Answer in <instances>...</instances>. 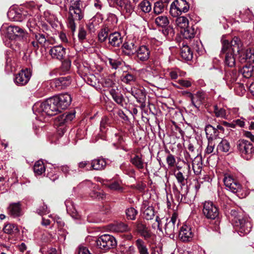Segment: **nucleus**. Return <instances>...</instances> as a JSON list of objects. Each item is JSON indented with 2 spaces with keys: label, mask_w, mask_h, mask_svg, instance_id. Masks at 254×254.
Here are the masks:
<instances>
[{
  "label": "nucleus",
  "mask_w": 254,
  "mask_h": 254,
  "mask_svg": "<svg viewBox=\"0 0 254 254\" xmlns=\"http://www.w3.org/2000/svg\"><path fill=\"white\" fill-rule=\"evenodd\" d=\"M50 53L53 58L61 60L65 55V48L62 46H54L51 49Z\"/></svg>",
  "instance_id": "5701e85b"
},
{
  "label": "nucleus",
  "mask_w": 254,
  "mask_h": 254,
  "mask_svg": "<svg viewBox=\"0 0 254 254\" xmlns=\"http://www.w3.org/2000/svg\"><path fill=\"white\" fill-rule=\"evenodd\" d=\"M78 254H92L86 247L80 246L78 247Z\"/></svg>",
  "instance_id": "0e129e2a"
},
{
  "label": "nucleus",
  "mask_w": 254,
  "mask_h": 254,
  "mask_svg": "<svg viewBox=\"0 0 254 254\" xmlns=\"http://www.w3.org/2000/svg\"><path fill=\"white\" fill-rule=\"evenodd\" d=\"M117 252L119 254H127V247L125 245L119 246Z\"/></svg>",
  "instance_id": "774afa93"
},
{
  "label": "nucleus",
  "mask_w": 254,
  "mask_h": 254,
  "mask_svg": "<svg viewBox=\"0 0 254 254\" xmlns=\"http://www.w3.org/2000/svg\"><path fill=\"white\" fill-rule=\"evenodd\" d=\"M155 22L157 26L161 27H166L169 23L168 17L165 15L158 16L155 18Z\"/></svg>",
  "instance_id": "37998d69"
},
{
  "label": "nucleus",
  "mask_w": 254,
  "mask_h": 254,
  "mask_svg": "<svg viewBox=\"0 0 254 254\" xmlns=\"http://www.w3.org/2000/svg\"><path fill=\"white\" fill-rule=\"evenodd\" d=\"M223 182L227 190L233 193H237L241 191V185L238 181L234 179L231 175H225Z\"/></svg>",
  "instance_id": "9d476101"
},
{
  "label": "nucleus",
  "mask_w": 254,
  "mask_h": 254,
  "mask_svg": "<svg viewBox=\"0 0 254 254\" xmlns=\"http://www.w3.org/2000/svg\"><path fill=\"white\" fill-rule=\"evenodd\" d=\"M140 210L143 213L144 218L146 220H151L154 217V209L147 200L142 202Z\"/></svg>",
  "instance_id": "6ab92c4d"
},
{
  "label": "nucleus",
  "mask_w": 254,
  "mask_h": 254,
  "mask_svg": "<svg viewBox=\"0 0 254 254\" xmlns=\"http://www.w3.org/2000/svg\"><path fill=\"white\" fill-rule=\"evenodd\" d=\"M112 98L119 105L122 106L124 105V102H125V99L122 94L119 93L116 91V90L112 89L110 91Z\"/></svg>",
  "instance_id": "c9c22d12"
},
{
  "label": "nucleus",
  "mask_w": 254,
  "mask_h": 254,
  "mask_svg": "<svg viewBox=\"0 0 254 254\" xmlns=\"http://www.w3.org/2000/svg\"><path fill=\"white\" fill-rule=\"evenodd\" d=\"M75 112L72 111L71 112H65L59 116L56 119V125L60 127L69 123L75 118Z\"/></svg>",
  "instance_id": "dca6fc26"
},
{
  "label": "nucleus",
  "mask_w": 254,
  "mask_h": 254,
  "mask_svg": "<svg viewBox=\"0 0 254 254\" xmlns=\"http://www.w3.org/2000/svg\"><path fill=\"white\" fill-rule=\"evenodd\" d=\"M176 23L177 26L182 30L188 26L189 20L185 16H180L177 18Z\"/></svg>",
  "instance_id": "a18cd8bd"
},
{
  "label": "nucleus",
  "mask_w": 254,
  "mask_h": 254,
  "mask_svg": "<svg viewBox=\"0 0 254 254\" xmlns=\"http://www.w3.org/2000/svg\"><path fill=\"white\" fill-rule=\"evenodd\" d=\"M120 7L122 10H125L128 15L131 14L134 10V6L131 4V2L129 0H123Z\"/></svg>",
  "instance_id": "58836bf2"
},
{
  "label": "nucleus",
  "mask_w": 254,
  "mask_h": 254,
  "mask_svg": "<svg viewBox=\"0 0 254 254\" xmlns=\"http://www.w3.org/2000/svg\"><path fill=\"white\" fill-rule=\"evenodd\" d=\"M164 10V3L161 1H157L155 3L154 6V12L156 14H159L163 12Z\"/></svg>",
  "instance_id": "864d4df0"
},
{
  "label": "nucleus",
  "mask_w": 254,
  "mask_h": 254,
  "mask_svg": "<svg viewBox=\"0 0 254 254\" xmlns=\"http://www.w3.org/2000/svg\"><path fill=\"white\" fill-rule=\"evenodd\" d=\"M234 227L239 229V231L243 234L249 233L252 227L251 223L246 220L243 217L239 215L236 216L232 220Z\"/></svg>",
  "instance_id": "6e6552de"
},
{
  "label": "nucleus",
  "mask_w": 254,
  "mask_h": 254,
  "mask_svg": "<svg viewBox=\"0 0 254 254\" xmlns=\"http://www.w3.org/2000/svg\"><path fill=\"white\" fill-rule=\"evenodd\" d=\"M33 111L35 114H44L48 116H54L61 112L54 96L50 97L42 103H36L33 106Z\"/></svg>",
  "instance_id": "f257e3e1"
},
{
  "label": "nucleus",
  "mask_w": 254,
  "mask_h": 254,
  "mask_svg": "<svg viewBox=\"0 0 254 254\" xmlns=\"http://www.w3.org/2000/svg\"><path fill=\"white\" fill-rule=\"evenodd\" d=\"M181 33L183 37L186 39H191L194 38L196 31L193 27L188 26L181 30Z\"/></svg>",
  "instance_id": "72a5a7b5"
},
{
  "label": "nucleus",
  "mask_w": 254,
  "mask_h": 254,
  "mask_svg": "<svg viewBox=\"0 0 254 254\" xmlns=\"http://www.w3.org/2000/svg\"><path fill=\"white\" fill-rule=\"evenodd\" d=\"M215 147V144L213 143V140H208L207 146L205 150L206 154H210L213 152Z\"/></svg>",
  "instance_id": "13d9d810"
},
{
  "label": "nucleus",
  "mask_w": 254,
  "mask_h": 254,
  "mask_svg": "<svg viewBox=\"0 0 254 254\" xmlns=\"http://www.w3.org/2000/svg\"><path fill=\"white\" fill-rule=\"evenodd\" d=\"M143 229H140V234L145 240H147L151 238V233L149 231L145 225H142Z\"/></svg>",
  "instance_id": "6e6d98bb"
},
{
  "label": "nucleus",
  "mask_w": 254,
  "mask_h": 254,
  "mask_svg": "<svg viewBox=\"0 0 254 254\" xmlns=\"http://www.w3.org/2000/svg\"><path fill=\"white\" fill-rule=\"evenodd\" d=\"M34 39L37 41L41 46H44L47 41L46 35L39 33H33Z\"/></svg>",
  "instance_id": "09e8293b"
},
{
  "label": "nucleus",
  "mask_w": 254,
  "mask_h": 254,
  "mask_svg": "<svg viewBox=\"0 0 254 254\" xmlns=\"http://www.w3.org/2000/svg\"><path fill=\"white\" fill-rule=\"evenodd\" d=\"M50 83L52 87L61 90L68 86L70 84V81L67 77H62L52 80Z\"/></svg>",
  "instance_id": "4be33fe9"
},
{
  "label": "nucleus",
  "mask_w": 254,
  "mask_h": 254,
  "mask_svg": "<svg viewBox=\"0 0 254 254\" xmlns=\"http://www.w3.org/2000/svg\"><path fill=\"white\" fill-rule=\"evenodd\" d=\"M193 159L191 160L192 169L194 174L197 175L200 174L202 168V157L197 154Z\"/></svg>",
  "instance_id": "a878e982"
},
{
  "label": "nucleus",
  "mask_w": 254,
  "mask_h": 254,
  "mask_svg": "<svg viewBox=\"0 0 254 254\" xmlns=\"http://www.w3.org/2000/svg\"><path fill=\"white\" fill-rule=\"evenodd\" d=\"M221 52L227 51L234 53L241 54L243 53V43L238 37H234L230 42L227 40H222Z\"/></svg>",
  "instance_id": "f03ea898"
},
{
  "label": "nucleus",
  "mask_w": 254,
  "mask_h": 254,
  "mask_svg": "<svg viewBox=\"0 0 254 254\" xmlns=\"http://www.w3.org/2000/svg\"><path fill=\"white\" fill-rule=\"evenodd\" d=\"M135 54L137 60L141 62L147 61L150 56V50L148 46L142 45L136 49Z\"/></svg>",
  "instance_id": "f3484780"
},
{
  "label": "nucleus",
  "mask_w": 254,
  "mask_h": 254,
  "mask_svg": "<svg viewBox=\"0 0 254 254\" xmlns=\"http://www.w3.org/2000/svg\"><path fill=\"white\" fill-rule=\"evenodd\" d=\"M126 213L128 219L134 220L136 218L137 211L133 207H129L126 209Z\"/></svg>",
  "instance_id": "603ef678"
},
{
  "label": "nucleus",
  "mask_w": 254,
  "mask_h": 254,
  "mask_svg": "<svg viewBox=\"0 0 254 254\" xmlns=\"http://www.w3.org/2000/svg\"><path fill=\"white\" fill-rule=\"evenodd\" d=\"M3 231L4 233L8 235L17 234L19 230L16 225L11 223H7L3 228Z\"/></svg>",
  "instance_id": "f704fd0d"
},
{
  "label": "nucleus",
  "mask_w": 254,
  "mask_h": 254,
  "mask_svg": "<svg viewBox=\"0 0 254 254\" xmlns=\"http://www.w3.org/2000/svg\"><path fill=\"white\" fill-rule=\"evenodd\" d=\"M109 29L105 27L102 28L98 33V40L100 42H104L106 41L107 38H109Z\"/></svg>",
  "instance_id": "de8ad7c7"
},
{
  "label": "nucleus",
  "mask_w": 254,
  "mask_h": 254,
  "mask_svg": "<svg viewBox=\"0 0 254 254\" xmlns=\"http://www.w3.org/2000/svg\"><path fill=\"white\" fill-rule=\"evenodd\" d=\"M109 62L113 68L117 69L121 64V62L112 59H109Z\"/></svg>",
  "instance_id": "e2e57ef3"
},
{
  "label": "nucleus",
  "mask_w": 254,
  "mask_h": 254,
  "mask_svg": "<svg viewBox=\"0 0 254 254\" xmlns=\"http://www.w3.org/2000/svg\"><path fill=\"white\" fill-rule=\"evenodd\" d=\"M135 80V76L129 73L126 74L123 79V81L127 83H130V82L134 81Z\"/></svg>",
  "instance_id": "052dcab7"
},
{
  "label": "nucleus",
  "mask_w": 254,
  "mask_h": 254,
  "mask_svg": "<svg viewBox=\"0 0 254 254\" xmlns=\"http://www.w3.org/2000/svg\"><path fill=\"white\" fill-rule=\"evenodd\" d=\"M188 97L190 99L192 105L198 109L205 99V94L203 91H197L196 94H193L190 92H187Z\"/></svg>",
  "instance_id": "4468645a"
},
{
  "label": "nucleus",
  "mask_w": 254,
  "mask_h": 254,
  "mask_svg": "<svg viewBox=\"0 0 254 254\" xmlns=\"http://www.w3.org/2000/svg\"><path fill=\"white\" fill-rule=\"evenodd\" d=\"M237 148L241 155L247 160L250 159L254 153V147L249 141L242 139L237 143Z\"/></svg>",
  "instance_id": "20e7f679"
},
{
  "label": "nucleus",
  "mask_w": 254,
  "mask_h": 254,
  "mask_svg": "<svg viewBox=\"0 0 254 254\" xmlns=\"http://www.w3.org/2000/svg\"><path fill=\"white\" fill-rule=\"evenodd\" d=\"M139 6L141 10L144 13H148L151 10V4L148 0H144L142 1L140 3Z\"/></svg>",
  "instance_id": "3c124183"
},
{
  "label": "nucleus",
  "mask_w": 254,
  "mask_h": 254,
  "mask_svg": "<svg viewBox=\"0 0 254 254\" xmlns=\"http://www.w3.org/2000/svg\"><path fill=\"white\" fill-rule=\"evenodd\" d=\"M180 220L178 219V214L174 213L170 220H167L165 227L166 234L169 237H173L174 234L178 231Z\"/></svg>",
  "instance_id": "0eeeda50"
},
{
  "label": "nucleus",
  "mask_w": 254,
  "mask_h": 254,
  "mask_svg": "<svg viewBox=\"0 0 254 254\" xmlns=\"http://www.w3.org/2000/svg\"><path fill=\"white\" fill-rule=\"evenodd\" d=\"M7 210V214L12 218L19 217L23 215L21 205L20 202L9 204Z\"/></svg>",
  "instance_id": "aec40b11"
},
{
  "label": "nucleus",
  "mask_w": 254,
  "mask_h": 254,
  "mask_svg": "<svg viewBox=\"0 0 254 254\" xmlns=\"http://www.w3.org/2000/svg\"><path fill=\"white\" fill-rule=\"evenodd\" d=\"M135 245L139 254H149L147 245L141 239H137L135 242Z\"/></svg>",
  "instance_id": "c85d7f7f"
},
{
  "label": "nucleus",
  "mask_w": 254,
  "mask_h": 254,
  "mask_svg": "<svg viewBox=\"0 0 254 254\" xmlns=\"http://www.w3.org/2000/svg\"><path fill=\"white\" fill-rule=\"evenodd\" d=\"M128 92L136 99L137 102L141 104V106L143 107L145 106L146 93L143 88L133 87Z\"/></svg>",
  "instance_id": "2eb2a0df"
},
{
  "label": "nucleus",
  "mask_w": 254,
  "mask_h": 254,
  "mask_svg": "<svg viewBox=\"0 0 254 254\" xmlns=\"http://www.w3.org/2000/svg\"><path fill=\"white\" fill-rule=\"evenodd\" d=\"M54 97L61 112L62 110L66 109L70 105L71 102V97L67 93L54 96Z\"/></svg>",
  "instance_id": "ddd939ff"
},
{
  "label": "nucleus",
  "mask_w": 254,
  "mask_h": 254,
  "mask_svg": "<svg viewBox=\"0 0 254 254\" xmlns=\"http://www.w3.org/2000/svg\"><path fill=\"white\" fill-rule=\"evenodd\" d=\"M106 160L103 158H97L94 159L91 163V166L87 168V170H102L104 169L106 166Z\"/></svg>",
  "instance_id": "bb28decb"
},
{
  "label": "nucleus",
  "mask_w": 254,
  "mask_h": 254,
  "mask_svg": "<svg viewBox=\"0 0 254 254\" xmlns=\"http://www.w3.org/2000/svg\"><path fill=\"white\" fill-rule=\"evenodd\" d=\"M109 188L113 190H122L120 184L117 182H114L109 185Z\"/></svg>",
  "instance_id": "69168bd1"
},
{
  "label": "nucleus",
  "mask_w": 254,
  "mask_h": 254,
  "mask_svg": "<svg viewBox=\"0 0 254 254\" xmlns=\"http://www.w3.org/2000/svg\"><path fill=\"white\" fill-rule=\"evenodd\" d=\"M187 148L189 151L191 153V154L187 152L185 154L186 159L187 161L189 159L192 160L193 158L196 156V154L195 153V147L192 143L189 142Z\"/></svg>",
  "instance_id": "8fccbe9b"
},
{
  "label": "nucleus",
  "mask_w": 254,
  "mask_h": 254,
  "mask_svg": "<svg viewBox=\"0 0 254 254\" xmlns=\"http://www.w3.org/2000/svg\"><path fill=\"white\" fill-rule=\"evenodd\" d=\"M96 244L99 248L104 250H108L114 248L117 245V242L113 236L105 234L97 239Z\"/></svg>",
  "instance_id": "39448f33"
},
{
  "label": "nucleus",
  "mask_w": 254,
  "mask_h": 254,
  "mask_svg": "<svg viewBox=\"0 0 254 254\" xmlns=\"http://www.w3.org/2000/svg\"><path fill=\"white\" fill-rule=\"evenodd\" d=\"M86 30L83 27L79 28L78 33V38L79 40L80 41H82L86 39Z\"/></svg>",
  "instance_id": "bf43d9fd"
},
{
  "label": "nucleus",
  "mask_w": 254,
  "mask_h": 254,
  "mask_svg": "<svg viewBox=\"0 0 254 254\" xmlns=\"http://www.w3.org/2000/svg\"><path fill=\"white\" fill-rule=\"evenodd\" d=\"M168 155L166 157V162L169 167H174L176 164V159L174 156L170 153L168 151Z\"/></svg>",
  "instance_id": "5fc2aeb1"
},
{
  "label": "nucleus",
  "mask_w": 254,
  "mask_h": 254,
  "mask_svg": "<svg viewBox=\"0 0 254 254\" xmlns=\"http://www.w3.org/2000/svg\"><path fill=\"white\" fill-rule=\"evenodd\" d=\"M123 42V37L119 32L111 33L109 36V43L110 45L119 47Z\"/></svg>",
  "instance_id": "393cba45"
},
{
  "label": "nucleus",
  "mask_w": 254,
  "mask_h": 254,
  "mask_svg": "<svg viewBox=\"0 0 254 254\" xmlns=\"http://www.w3.org/2000/svg\"><path fill=\"white\" fill-rule=\"evenodd\" d=\"M130 163L138 170H142L144 167V160L142 155H135L130 159Z\"/></svg>",
  "instance_id": "c756f323"
},
{
  "label": "nucleus",
  "mask_w": 254,
  "mask_h": 254,
  "mask_svg": "<svg viewBox=\"0 0 254 254\" xmlns=\"http://www.w3.org/2000/svg\"><path fill=\"white\" fill-rule=\"evenodd\" d=\"M206 137L208 140H213L216 139L219 136V131L217 128H214L210 125H208L205 128Z\"/></svg>",
  "instance_id": "cd10ccee"
},
{
  "label": "nucleus",
  "mask_w": 254,
  "mask_h": 254,
  "mask_svg": "<svg viewBox=\"0 0 254 254\" xmlns=\"http://www.w3.org/2000/svg\"><path fill=\"white\" fill-rule=\"evenodd\" d=\"M238 78V73L236 70L226 71L224 79L228 85L234 83Z\"/></svg>",
  "instance_id": "7c9ffc66"
},
{
  "label": "nucleus",
  "mask_w": 254,
  "mask_h": 254,
  "mask_svg": "<svg viewBox=\"0 0 254 254\" xmlns=\"http://www.w3.org/2000/svg\"><path fill=\"white\" fill-rule=\"evenodd\" d=\"M41 252L43 254H57L56 249L53 248H49L46 252H45L44 249L42 248L41 249Z\"/></svg>",
  "instance_id": "338daca9"
},
{
  "label": "nucleus",
  "mask_w": 254,
  "mask_h": 254,
  "mask_svg": "<svg viewBox=\"0 0 254 254\" xmlns=\"http://www.w3.org/2000/svg\"><path fill=\"white\" fill-rule=\"evenodd\" d=\"M1 30L5 36L10 40H15L24 32L23 30L20 27L12 25L3 26Z\"/></svg>",
  "instance_id": "9b49d317"
},
{
  "label": "nucleus",
  "mask_w": 254,
  "mask_h": 254,
  "mask_svg": "<svg viewBox=\"0 0 254 254\" xmlns=\"http://www.w3.org/2000/svg\"><path fill=\"white\" fill-rule=\"evenodd\" d=\"M231 149L230 142L226 139H222L217 146V149L225 153L229 152Z\"/></svg>",
  "instance_id": "a19ab883"
},
{
  "label": "nucleus",
  "mask_w": 254,
  "mask_h": 254,
  "mask_svg": "<svg viewBox=\"0 0 254 254\" xmlns=\"http://www.w3.org/2000/svg\"><path fill=\"white\" fill-rule=\"evenodd\" d=\"M85 80L88 84L91 86H94L96 84V78L93 74H90L86 76L85 78Z\"/></svg>",
  "instance_id": "4d7b16f0"
},
{
  "label": "nucleus",
  "mask_w": 254,
  "mask_h": 254,
  "mask_svg": "<svg viewBox=\"0 0 254 254\" xmlns=\"http://www.w3.org/2000/svg\"><path fill=\"white\" fill-rule=\"evenodd\" d=\"M180 54L182 58L187 61L191 60L193 57V54L190 48L188 45H184V44H183L181 49Z\"/></svg>",
  "instance_id": "473e14b6"
},
{
  "label": "nucleus",
  "mask_w": 254,
  "mask_h": 254,
  "mask_svg": "<svg viewBox=\"0 0 254 254\" xmlns=\"http://www.w3.org/2000/svg\"><path fill=\"white\" fill-rule=\"evenodd\" d=\"M137 45L133 40H128L124 43L122 47L123 52L126 55L130 56L135 54Z\"/></svg>",
  "instance_id": "412c9836"
},
{
  "label": "nucleus",
  "mask_w": 254,
  "mask_h": 254,
  "mask_svg": "<svg viewBox=\"0 0 254 254\" xmlns=\"http://www.w3.org/2000/svg\"><path fill=\"white\" fill-rule=\"evenodd\" d=\"M239 61L241 63H254V50L248 49L245 52L243 51V53L240 54Z\"/></svg>",
  "instance_id": "b1692460"
},
{
  "label": "nucleus",
  "mask_w": 254,
  "mask_h": 254,
  "mask_svg": "<svg viewBox=\"0 0 254 254\" xmlns=\"http://www.w3.org/2000/svg\"><path fill=\"white\" fill-rule=\"evenodd\" d=\"M240 71L244 77L249 78L253 74L254 66L251 64L246 65L241 69Z\"/></svg>",
  "instance_id": "ea45409f"
},
{
  "label": "nucleus",
  "mask_w": 254,
  "mask_h": 254,
  "mask_svg": "<svg viewBox=\"0 0 254 254\" xmlns=\"http://www.w3.org/2000/svg\"><path fill=\"white\" fill-rule=\"evenodd\" d=\"M90 195L93 198L99 200L103 199L105 197V194L103 191L98 189L97 187L94 188V189L91 190Z\"/></svg>",
  "instance_id": "49530a36"
},
{
  "label": "nucleus",
  "mask_w": 254,
  "mask_h": 254,
  "mask_svg": "<svg viewBox=\"0 0 254 254\" xmlns=\"http://www.w3.org/2000/svg\"><path fill=\"white\" fill-rule=\"evenodd\" d=\"M213 108V112L216 117L227 119V112L225 109L222 107H219L217 105H214Z\"/></svg>",
  "instance_id": "79ce46f5"
},
{
  "label": "nucleus",
  "mask_w": 254,
  "mask_h": 254,
  "mask_svg": "<svg viewBox=\"0 0 254 254\" xmlns=\"http://www.w3.org/2000/svg\"><path fill=\"white\" fill-rule=\"evenodd\" d=\"M189 5L185 0H176L170 5V13L172 16L177 17L182 12H187Z\"/></svg>",
  "instance_id": "423d86ee"
},
{
  "label": "nucleus",
  "mask_w": 254,
  "mask_h": 254,
  "mask_svg": "<svg viewBox=\"0 0 254 254\" xmlns=\"http://www.w3.org/2000/svg\"><path fill=\"white\" fill-rule=\"evenodd\" d=\"M31 76V71L30 69L25 68L21 70L19 72L15 74L14 81L16 85L23 86L28 82Z\"/></svg>",
  "instance_id": "f8f14e48"
},
{
  "label": "nucleus",
  "mask_w": 254,
  "mask_h": 254,
  "mask_svg": "<svg viewBox=\"0 0 254 254\" xmlns=\"http://www.w3.org/2000/svg\"><path fill=\"white\" fill-rule=\"evenodd\" d=\"M179 237L183 242L190 241L193 237V233L190 227L187 225H183L180 228Z\"/></svg>",
  "instance_id": "a211bd4d"
},
{
  "label": "nucleus",
  "mask_w": 254,
  "mask_h": 254,
  "mask_svg": "<svg viewBox=\"0 0 254 254\" xmlns=\"http://www.w3.org/2000/svg\"><path fill=\"white\" fill-rule=\"evenodd\" d=\"M202 212L205 217L208 219L214 220L219 215L218 207L210 201L204 202Z\"/></svg>",
  "instance_id": "1a4fd4ad"
},
{
  "label": "nucleus",
  "mask_w": 254,
  "mask_h": 254,
  "mask_svg": "<svg viewBox=\"0 0 254 254\" xmlns=\"http://www.w3.org/2000/svg\"><path fill=\"white\" fill-rule=\"evenodd\" d=\"M33 170L36 175H41L45 172L46 168L43 162L38 160L35 163Z\"/></svg>",
  "instance_id": "4c0bfd02"
},
{
  "label": "nucleus",
  "mask_w": 254,
  "mask_h": 254,
  "mask_svg": "<svg viewBox=\"0 0 254 254\" xmlns=\"http://www.w3.org/2000/svg\"><path fill=\"white\" fill-rule=\"evenodd\" d=\"M222 53L226 54L224 61L225 65L231 67L234 66L236 64L235 56L237 54L228 51Z\"/></svg>",
  "instance_id": "2f4dec72"
},
{
  "label": "nucleus",
  "mask_w": 254,
  "mask_h": 254,
  "mask_svg": "<svg viewBox=\"0 0 254 254\" xmlns=\"http://www.w3.org/2000/svg\"><path fill=\"white\" fill-rule=\"evenodd\" d=\"M37 213L42 215L49 213L47 206L44 203L39 207L37 210Z\"/></svg>",
  "instance_id": "680f3d73"
},
{
  "label": "nucleus",
  "mask_w": 254,
  "mask_h": 254,
  "mask_svg": "<svg viewBox=\"0 0 254 254\" xmlns=\"http://www.w3.org/2000/svg\"><path fill=\"white\" fill-rule=\"evenodd\" d=\"M101 21V19L98 17H93L91 19L87 24L89 30L91 32H94L99 28Z\"/></svg>",
  "instance_id": "e433bc0d"
},
{
  "label": "nucleus",
  "mask_w": 254,
  "mask_h": 254,
  "mask_svg": "<svg viewBox=\"0 0 254 254\" xmlns=\"http://www.w3.org/2000/svg\"><path fill=\"white\" fill-rule=\"evenodd\" d=\"M174 175L178 183L180 185L181 190H179L176 186L174 185L173 187V191L175 195L177 197L178 200L181 199V201L183 196L185 195L188 192V187L187 186H186V183L187 179L185 178L183 173L180 171L175 173Z\"/></svg>",
  "instance_id": "7ed1b4c3"
},
{
  "label": "nucleus",
  "mask_w": 254,
  "mask_h": 254,
  "mask_svg": "<svg viewBox=\"0 0 254 254\" xmlns=\"http://www.w3.org/2000/svg\"><path fill=\"white\" fill-rule=\"evenodd\" d=\"M128 226L124 223L120 222L114 225L113 230L117 232H125L130 230Z\"/></svg>",
  "instance_id": "c03bdc74"
}]
</instances>
